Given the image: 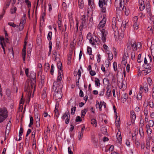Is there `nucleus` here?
Wrapping results in <instances>:
<instances>
[{"label": "nucleus", "mask_w": 154, "mask_h": 154, "mask_svg": "<svg viewBox=\"0 0 154 154\" xmlns=\"http://www.w3.org/2000/svg\"><path fill=\"white\" fill-rule=\"evenodd\" d=\"M113 67L115 71H116L117 70V63L115 62L113 63Z\"/></svg>", "instance_id": "53"}, {"label": "nucleus", "mask_w": 154, "mask_h": 154, "mask_svg": "<svg viewBox=\"0 0 154 154\" xmlns=\"http://www.w3.org/2000/svg\"><path fill=\"white\" fill-rule=\"evenodd\" d=\"M58 27L60 29H61V20H58L57 21Z\"/></svg>", "instance_id": "50"}, {"label": "nucleus", "mask_w": 154, "mask_h": 154, "mask_svg": "<svg viewBox=\"0 0 154 154\" xmlns=\"http://www.w3.org/2000/svg\"><path fill=\"white\" fill-rule=\"evenodd\" d=\"M101 131L102 132V133L103 134H106L107 132L106 128L104 127L101 128Z\"/></svg>", "instance_id": "30"}, {"label": "nucleus", "mask_w": 154, "mask_h": 154, "mask_svg": "<svg viewBox=\"0 0 154 154\" xmlns=\"http://www.w3.org/2000/svg\"><path fill=\"white\" fill-rule=\"evenodd\" d=\"M102 33L101 40L104 43L106 42V36L107 35V32L104 29L100 30Z\"/></svg>", "instance_id": "8"}, {"label": "nucleus", "mask_w": 154, "mask_h": 154, "mask_svg": "<svg viewBox=\"0 0 154 154\" xmlns=\"http://www.w3.org/2000/svg\"><path fill=\"white\" fill-rule=\"evenodd\" d=\"M149 105L151 108L153 107L154 106V104L152 101H150L149 102Z\"/></svg>", "instance_id": "58"}, {"label": "nucleus", "mask_w": 154, "mask_h": 154, "mask_svg": "<svg viewBox=\"0 0 154 154\" xmlns=\"http://www.w3.org/2000/svg\"><path fill=\"white\" fill-rule=\"evenodd\" d=\"M126 27L125 25H122L121 26V30L122 31L124 32L125 29Z\"/></svg>", "instance_id": "61"}, {"label": "nucleus", "mask_w": 154, "mask_h": 154, "mask_svg": "<svg viewBox=\"0 0 154 154\" xmlns=\"http://www.w3.org/2000/svg\"><path fill=\"white\" fill-rule=\"evenodd\" d=\"M77 74L79 76V78L78 79V80H79V79H80V77L81 76V70L80 69H79L78 72Z\"/></svg>", "instance_id": "59"}, {"label": "nucleus", "mask_w": 154, "mask_h": 154, "mask_svg": "<svg viewBox=\"0 0 154 154\" xmlns=\"http://www.w3.org/2000/svg\"><path fill=\"white\" fill-rule=\"evenodd\" d=\"M50 69V66L47 63L46 64L45 66V70H46V72L48 70Z\"/></svg>", "instance_id": "44"}, {"label": "nucleus", "mask_w": 154, "mask_h": 154, "mask_svg": "<svg viewBox=\"0 0 154 154\" xmlns=\"http://www.w3.org/2000/svg\"><path fill=\"white\" fill-rule=\"evenodd\" d=\"M82 119L79 116H77L76 118L75 121L76 122H81Z\"/></svg>", "instance_id": "47"}, {"label": "nucleus", "mask_w": 154, "mask_h": 154, "mask_svg": "<svg viewBox=\"0 0 154 154\" xmlns=\"http://www.w3.org/2000/svg\"><path fill=\"white\" fill-rule=\"evenodd\" d=\"M141 56V55L140 54H139L138 55L137 58V62L138 63H140L141 62V61L140 60Z\"/></svg>", "instance_id": "57"}, {"label": "nucleus", "mask_w": 154, "mask_h": 154, "mask_svg": "<svg viewBox=\"0 0 154 154\" xmlns=\"http://www.w3.org/2000/svg\"><path fill=\"white\" fill-rule=\"evenodd\" d=\"M146 8L147 9V12L149 13H150L151 11V8L149 5H148L147 6H146Z\"/></svg>", "instance_id": "55"}, {"label": "nucleus", "mask_w": 154, "mask_h": 154, "mask_svg": "<svg viewBox=\"0 0 154 154\" xmlns=\"http://www.w3.org/2000/svg\"><path fill=\"white\" fill-rule=\"evenodd\" d=\"M132 47L131 45V43H128L127 45V49L128 50H130L131 49V48Z\"/></svg>", "instance_id": "60"}, {"label": "nucleus", "mask_w": 154, "mask_h": 154, "mask_svg": "<svg viewBox=\"0 0 154 154\" xmlns=\"http://www.w3.org/2000/svg\"><path fill=\"white\" fill-rule=\"evenodd\" d=\"M150 126L153 127L154 125V122L152 120H149L148 124Z\"/></svg>", "instance_id": "37"}, {"label": "nucleus", "mask_w": 154, "mask_h": 154, "mask_svg": "<svg viewBox=\"0 0 154 154\" xmlns=\"http://www.w3.org/2000/svg\"><path fill=\"white\" fill-rule=\"evenodd\" d=\"M30 82H28L27 81L24 87V91H31L33 88L35 87V73L34 72H31L30 74Z\"/></svg>", "instance_id": "2"}, {"label": "nucleus", "mask_w": 154, "mask_h": 154, "mask_svg": "<svg viewBox=\"0 0 154 154\" xmlns=\"http://www.w3.org/2000/svg\"><path fill=\"white\" fill-rule=\"evenodd\" d=\"M78 3L79 8H83L84 5L83 0H78Z\"/></svg>", "instance_id": "21"}, {"label": "nucleus", "mask_w": 154, "mask_h": 154, "mask_svg": "<svg viewBox=\"0 0 154 154\" xmlns=\"http://www.w3.org/2000/svg\"><path fill=\"white\" fill-rule=\"evenodd\" d=\"M108 56L109 59L110 60H111L113 58V55L112 54L110 53H108Z\"/></svg>", "instance_id": "45"}, {"label": "nucleus", "mask_w": 154, "mask_h": 154, "mask_svg": "<svg viewBox=\"0 0 154 154\" xmlns=\"http://www.w3.org/2000/svg\"><path fill=\"white\" fill-rule=\"evenodd\" d=\"M112 28L113 30L114 31V36H115L116 35H117L119 33V31L118 30V28L116 26V25L112 26Z\"/></svg>", "instance_id": "18"}, {"label": "nucleus", "mask_w": 154, "mask_h": 154, "mask_svg": "<svg viewBox=\"0 0 154 154\" xmlns=\"http://www.w3.org/2000/svg\"><path fill=\"white\" fill-rule=\"evenodd\" d=\"M76 110V107L75 106H74L71 109V114L74 115L75 113V112Z\"/></svg>", "instance_id": "35"}, {"label": "nucleus", "mask_w": 154, "mask_h": 154, "mask_svg": "<svg viewBox=\"0 0 154 154\" xmlns=\"http://www.w3.org/2000/svg\"><path fill=\"white\" fill-rule=\"evenodd\" d=\"M87 111L86 109L82 110L81 112V117L84 118L85 116V114H86Z\"/></svg>", "instance_id": "23"}, {"label": "nucleus", "mask_w": 154, "mask_h": 154, "mask_svg": "<svg viewBox=\"0 0 154 154\" xmlns=\"http://www.w3.org/2000/svg\"><path fill=\"white\" fill-rule=\"evenodd\" d=\"M59 75L57 78V81L54 82H58L59 83V85H62L60 81L62 80V78L63 72L62 71L59 70L58 72Z\"/></svg>", "instance_id": "10"}, {"label": "nucleus", "mask_w": 154, "mask_h": 154, "mask_svg": "<svg viewBox=\"0 0 154 154\" xmlns=\"http://www.w3.org/2000/svg\"><path fill=\"white\" fill-rule=\"evenodd\" d=\"M131 45L132 46L133 51H135L137 50V49L136 42L134 41L133 42H132L131 43Z\"/></svg>", "instance_id": "15"}, {"label": "nucleus", "mask_w": 154, "mask_h": 154, "mask_svg": "<svg viewBox=\"0 0 154 154\" xmlns=\"http://www.w3.org/2000/svg\"><path fill=\"white\" fill-rule=\"evenodd\" d=\"M91 34L89 33L87 35V38L88 39L90 43L92 45H95V42L97 44H99L100 42L99 38L95 36H93L92 37L91 36Z\"/></svg>", "instance_id": "3"}, {"label": "nucleus", "mask_w": 154, "mask_h": 154, "mask_svg": "<svg viewBox=\"0 0 154 154\" xmlns=\"http://www.w3.org/2000/svg\"><path fill=\"white\" fill-rule=\"evenodd\" d=\"M152 131V130L151 129H147L146 130L147 133L148 135H149L150 134H151Z\"/></svg>", "instance_id": "63"}, {"label": "nucleus", "mask_w": 154, "mask_h": 154, "mask_svg": "<svg viewBox=\"0 0 154 154\" xmlns=\"http://www.w3.org/2000/svg\"><path fill=\"white\" fill-rule=\"evenodd\" d=\"M8 24L10 26H12L13 27H16V25L14 23L10 22L8 23Z\"/></svg>", "instance_id": "46"}, {"label": "nucleus", "mask_w": 154, "mask_h": 154, "mask_svg": "<svg viewBox=\"0 0 154 154\" xmlns=\"http://www.w3.org/2000/svg\"><path fill=\"white\" fill-rule=\"evenodd\" d=\"M88 5L89 6H92V5L94 4L93 0H88ZM91 8V7H90Z\"/></svg>", "instance_id": "48"}, {"label": "nucleus", "mask_w": 154, "mask_h": 154, "mask_svg": "<svg viewBox=\"0 0 154 154\" xmlns=\"http://www.w3.org/2000/svg\"><path fill=\"white\" fill-rule=\"evenodd\" d=\"M89 72L90 73L91 76H94L96 74V72L94 71L91 70Z\"/></svg>", "instance_id": "54"}, {"label": "nucleus", "mask_w": 154, "mask_h": 154, "mask_svg": "<svg viewBox=\"0 0 154 154\" xmlns=\"http://www.w3.org/2000/svg\"><path fill=\"white\" fill-rule=\"evenodd\" d=\"M87 18H86V16L83 15L82 16V24L80 26L79 28L82 29L84 27H86L87 23Z\"/></svg>", "instance_id": "7"}, {"label": "nucleus", "mask_w": 154, "mask_h": 154, "mask_svg": "<svg viewBox=\"0 0 154 154\" xmlns=\"http://www.w3.org/2000/svg\"><path fill=\"white\" fill-rule=\"evenodd\" d=\"M111 90L110 89H108L106 92V94L107 96H109L111 92Z\"/></svg>", "instance_id": "56"}, {"label": "nucleus", "mask_w": 154, "mask_h": 154, "mask_svg": "<svg viewBox=\"0 0 154 154\" xmlns=\"http://www.w3.org/2000/svg\"><path fill=\"white\" fill-rule=\"evenodd\" d=\"M142 97V96L141 95V93L140 92H139V93L137 95V100H141Z\"/></svg>", "instance_id": "43"}, {"label": "nucleus", "mask_w": 154, "mask_h": 154, "mask_svg": "<svg viewBox=\"0 0 154 154\" xmlns=\"http://www.w3.org/2000/svg\"><path fill=\"white\" fill-rule=\"evenodd\" d=\"M10 5V2H7V3H6V4L4 6V8L5 9H6V8H8V7Z\"/></svg>", "instance_id": "64"}, {"label": "nucleus", "mask_w": 154, "mask_h": 154, "mask_svg": "<svg viewBox=\"0 0 154 154\" xmlns=\"http://www.w3.org/2000/svg\"><path fill=\"white\" fill-rule=\"evenodd\" d=\"M62 64L60 62H59L57 63V68L58 69V71H62Z\"/></svg>", "instance_id": "28"}, {"label": "nucleus", "mask_w": 154, "mask_h": 154, "mask_svg": "<svg viewBox=\"0 0 154 154\" xmlns=\"http://www.w3.org/2000/svg\"><path fill=\"white\" fill-rule=\"evenodd\" d=\"M95 84L96 86L98 87L100 85V80L98 78H96L95 80Z\"/></svg>", "instance_id": "25"}, {"label": "nucleus", "mask_w": 154, "mask_h": 154, "mask_svg": "<svg viewBox=\"0 0 154 154\" xmlns=\"http://www.w3.org/2000/svg\"><path fill=\"white\" fill-rule=\"evenodd\" d=\"M83 134V132H80L79 133V135L78 136V137L79 140H81L82 138Z\"/></svg>", "instance_id": "41"}, {"label": "nucleus", "mask_w": 154, "mask_h": 154, "mask_svg": "<svg viewBox=\"0 0 154 154\" xmlns=\"http://www.w3.org/2000/svg\"><path fill=\"white\" fill-rule=\"evenodd\" d=\"M106 18L104 16H103V18L97 26L98 28L100 29L104 27L106 24Z\"/></svg>", "instance_id": "6"}, {"label": "nucleus", "mask_w": 154, "mask_h": 154, "mask_svg": "<svg viewBox=\"0 0 154 154\" xmlns=\"http://www.w3.org/2000/svg\"><path fill=\"white\" fill-rule=\"evenodd\" d=\"M116 18H114L112 19V26H115L116 25Z\"/></svg>", "instance_id": "52"}, {"label": "nucleus", "mask_w": 154, "mask_h": 154, "mask_svg": "<svg viewBox=\"0 0 154 154\" xmlns=\"http://www.w3.org/2000/svg\"><path fill=\"white\" fill-rule=\"evenodd\" d=\"M91 124L93 125H95V127H96L97 126V122L96 120L94 119H91Z\"/></svg>", "instance_id": "24"}, {"label": "nucleus", "mask_w": 154, "mask_h": 154, "mask_svg": "<svg viewBox=\"0 0 154 154\" xmlns=\"http://www.w3.org/2000/svg\"><path fill=\"white\" fill-rule=\"evenodd\" d=\"M119 5L116 7L117 10L120 11L124 10L125 6L124 2H122V0H119Z\"/></svg>", "instance_id": "9"}, {"label": "nucleus", "mask_w": 154, "mask_h": 154, "mask_svg": "<svg viewBox=\"0 0 154 154\" xmlns=\"http://www.w3.org/2000/svg\"><path fill=\"white\" fill-rule=\"evenodd\" d=\"M56 47L57 50H59L61 48V45H60V42L59 41H57L56 44Z\"/></svg>", "instance_id": "34"}, {"label": "nucleus", "mask_w": 154, "mask_h": 154, "mask_svg": "<svg viewBox=\"0 0 154 154\" xmlns=\"http://www.w3.org/2000/svg\"><path fill=\"white\" fill-rule=\"evenodd\" d=\"M104 103V102L103 101L102 102V101H100V103L99 104L98 101H97L96 104V106L97 107V106H98L99 109L100 111H101L102 110V106L103 105Z\"/></svg>", "instance_id": "14"}, {"label": "nucleus", "mask_w": 154, "mask_h": 154, "mask_svg": "<svg viewBox=\"0 0 154 154\" xmlns=\"http://www.w3.org/2000/svg\"><path fill=\"white\" fill-rule=\"evenodd\" d=\"M147 82L149 86H151L152 84V81L150 77H148L147 79Z\"/></svg>", "instance_id": "39"}, {"label": "nucleus", "mask_w": 154, "mask_h": 154, "mask_svg": "<svg viewBox=\"0 0 154 154\" xmlns=\"http://www.w3.org/2000/svg\"><path fill=\"white\" fill-rule=\"evenodd\" d=\"M26 44H24L23 47L22 49V57L23 62L25 63V61L26 56Z\"/></svg>", "instance_id": "11"}, {"label": "nucleus", "mask_w": 154, "mask_h": 154, "mask_svg": "<svg viewBox=\"0 0 154 154\" xmlns=\"http://www.w3.org/2000/svg\"><path fill=\"white\" fill-rule=\"evenodd\" d=\"M8 112L5 108L0 109V123L3 122L8 117Z\"/></svg>", "instance_id": "4"}, {"label": "nucleus", "mask_w": 154, "mask_h": 154, "mask_svg": "<svg viewBox=\"0 0 154 154\" xmlns=\"http://www.w3.org/2000/svg\"><path fill=\"white\" fill-rule=\"evenodd\" d=\"M59 84L58 82H54L53 85V88L54 90V98L57 102L60 101L62 97V89L63 85H59Z\"/></svg>", "instance_id": "1"}, {"label": "nucleus", "mask_w": 154, "mask_h": 154, "mask_svg": "<svg viewBox=\"0 0 154 154\" xmlns=\"http://www.w3.org/2000/svg\"><path fill=\"white\" fill-rule=\"evenodd\" d=\"M6 94L7 96L9 98L11 97V94L10 92V90L9 89L7 88L6 91Z\"/></svg>", "instance_id": "26"}, {"label": "nucleus", "mask_w": 154, "mask_h": 154, "mask_svg": "<svg viewBox=\"0 0 154 154\" xmlns=\"http://www.w3.org/2000/svg\"><path fill=\"white\" fill-rule=\"evenodd\" d=\"M117 138L119 142H121L122 140L121 133L120 131H118L116 134Z\"/></svg>", "instance_id": "19"}, {"label": "nucleus", "mask_w": 154, "mask_h": 154, "mask_svg": "<svg viewBox=\"0 0 154 154\" xmlns=\"http://www.w3.org/2000/svg\"><path fill=\"white\" fill-rule=\"evenodd\" d=\"M139 23L137 22H135L133 25V28L134 30H137L139 28Z\"/></svg>", "instance_id": "22"}, {"label": "nucleus", "mask_w": 154, "mask_h": 154, "mask_svg": "<svg viewBox=\"0 0 154 154\" xmlns=\"http://www.w3.org/2000/svg\"><path fill=\"white\" fill-rule=\"evenodd\" d=\"M30 124H33V119L32 116H30Z\"/></svg>", "instance_id": "62"}, {"label": "nucleus", "mask_w": 154, "mask_h": 154, "mask_svg": "<svg viewBox=\"0 0 154 154\" xmlns=\"http://www.w3.org/2000/svg\"><path fill=\"white\" fill-rule=\"evenodd\" d=\"M107 5V3L105 0H99V6L101 8V11L103 12H105L106 11L105 7H103V4Z\"/></svg>", "instance_id": "5"}, {"label": "nucleus", "mask_w": 154, "mask_h": 154, "mask_svg": "<svg viewBox=\"0 0 154 154\" xmlns=\"http://www.w3.org/2000/svg\"><path fill=\"white\" fill-rule=\"evenodd\" d=\"M124 12L125 14L127 16H128L130 13L129 9L128 8H125Z\"/></svg>", "instance_id": "36"}, {"label": "nucleus", "mask_w": 154, "mask_h": 154, "mask_svg": "<svg viewBox=\"0 0 154 154\" xmlns=\"http://www.w3.org/2000/svg\"><path fill=\"white\" fill-rule=\"evenodd\" d=\"M143 66L145 69H148V68L149 69H151V67L150 65L148 64H143Z\"/></svg>", "instance_id": "33"}, {"label": "nucleus", "mask_w": 154, "mask_h": 154, "mask_svg": "<svg viewBox=\"0 0 154 154\" xmlns=\"http://www.w3.org/2000/svg\"><path fill=\"white\" fill-rule=\"evenodd\" d=\"M131 122H134L136 118V116L135 113L134 111H131Z\"/></svg>", "instance_id": "16"}, {"label": "nucleus", "mask_w": 154, "mask_h": 154, "mask_svg": "<svg viewBox=\"0 0 154 154\" xmlns=\"http://www.w3.org/2000/svg\"><path fill=\"white\" fill-rule=\"evenodd\" d=\"M139 9L140 11H143L145 8L144 2L142 0L139 1Z\"/></svg>", "instance_id": "17"}, {"label": "nucleus", "mask_w": 154, "mask_h": 154, "mask_svg": "<svg viewBox=\"0 0 154 154\" xmlns=\"http://www.w3.org/2000/svg\"><path fill=\"white\" fill-rule=\"evenodd\" d=\"M52 35V32H50L48 33V36L47 38L48 40L50 41L51 39V36Z\"/></svg>", "instance_id": "31"}, {"label": "nucleus", "mask_w": 154, "mask_h": 154, "mask_svg": "<svg viewBox=\"0 0 154 154\" xmlns=\"http://www.w3.org/2000/svg\"><path fill=\"white\" fill-rule=\"evenodd\" d=\"M53 55L54 56V57L55 58V59L56 60L57 58H58L56 51H53Z\"/></svg>", "instance_id": "49"}, {"label": "nucleus", "mask_w": 154, "mask_h": 154, "mask_svg": "<svg viewBox=\"0 0 154 154\" xmlns=\"http://www.w3.org/2000/svg\"><path fill=\"white\" fill-rule=\"evenodd\" d=\"M128 98V95L126 93L123 94L121 96V102L124 103L125 102Z\"/></svg>", "instance_id": "12"}, {"label": "nucleus", "mask_w": 154, "mask_h": 154, "mask_svg": "<svg viewBox=\"0 0 154 154\" xmlns=\"http://www.w3.org/2000/svg\"><path fill=\"white\" fill-rule=\"evenodd\" d=\"M66 117L68 118H70V116L69 110H67L65 112V113H64L63 114V116L61 117V119H62L64 120L65 119Z\"/></svg>", "instance_id": "13"}, {"label": "nucleus", "mask_w": 154, "mask_h": 154, "mask_svg": "<svg viewBox=\"0 0 154 154\" xmlns=\"http://www.w3.org/2000/svg\"><path fill=\"white\" fill-rule=\"evenodd\" d=\"M87 51L88 54H91L92 52V50L91 48L90 47H89L87 48Z\"/></svg>", "instance_id": "51"}, {"label": "nucleus", "mask_w": 154, "mask_h": 154, "mask_svg": "<svg viewBox=\"0 0 154 154\" xmlns=\"http://www.w3.org/2000/svg\"><path fill=\"white\" fill-rule=\"evenodd\" d=\"M26 15L25 14L22 18V20H21L20 23H22L24 24L26 20Z\"/></svg>", "instance_id": "38"}, {"label": "nucleus", "mask_w": 154, "mask_h": 154, "mask_svg": "<svg viewBox=\"0 0 154 154\" xmlns=\"http://www.w3.org/2000/svg\"><path fill=\"white\" fill-rule=\"evenodd\" d=\"M151 71V69H145L142 71V73L144 75H146Z\"/></svg>", "instance_id": "20"}, {"label": "nucleus", "mask_w": 154, "mask_h": 154, "mask_svg": "<svg viewBox=\"0 0 154 154\" xmlns=\"http://www.w3.org/2000/svg\"><path fill=\"white\" fill-rule=\"evenodd\" d=\"M54 71V66L53 64L51 65L50 72L51 75H53Z\"/></svg>", "instance_id": "40"}, {"label": "nucleus", "mask_w": 154, "mask_h": 154, "mask_svg": "<svg viewBox=\"0 0 154 154\" xmlns=\"http://www.w3.org/2000/svg\"><path fill=\"white\" fill-rule=\"evenodd\" d=\"M17 10V8L16 7H14V8H11L10 10V12L11 14H13L15 13Z\"/></svg>", "instance_id": "42"}, {"label": "nucleus", "mask_w": 154, "mask_h": 154, "mask_svg": "<svg viewBox=\"0 0 154 154\" xmlns=\"http://www.w3.org/2000/svg\"><path fill=\"white\" fill-rule=\"evenodd\" d=\"M25 2L27 5V7L28 8H29L31 7V3L28 0H26L25 1Z\"/></svg>", "instance_id": "29"}, {"label": "nucleus", "mask_w": 154, "mask_h": 154, "mask_svg": "<svg viewBox=\"0 0 154 154\" xmlns=\"http://www.w3.org/2000/svg\"><path fill=\"white\" fill-rule=\"evenodd\" d=\"M24 24L22 23H20L19 25V29L20 31L22 30L24 27Z\"/></svg>", "instance_id": "32"}, {"label": "nucleus", "mask_w": 154, "mask_h": 154, "mask_svg": "<svg viewBox=\"0 0 154 154\" xmlns=\"http://www.w3.org/2000/svg\"><path fill=\"white\" fill-rule=\"evenodd\" d=\"M143 88L145 92H146L148 91V85L147 83H146L145 85H144Z\"/></svg>", "instance_id": "27"}]
</instances>
